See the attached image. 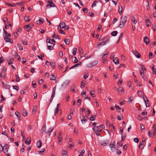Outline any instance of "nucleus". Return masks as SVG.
Masks as SVG:
<instances>
[{
	"label": "nucleus",
	"instance_id": "nucleus-1",
	"mask_svg": "<svg viewBox=\"0 0 156 156\" xmlns=\"http://www.w3.org/2000/svg\"><path fill=\"white\" fill-rule=\"evenodd\" d=\"M127 20V18L126 16H122L120 19V22L118 27L122 28L124 27Z\"/></svg>",
	"mask_w": 156,
	"mask_h": 156
},
{
	"label": "nucleus",
	"instance_id": "nucleus-2",
	"mask_svg": "<svg viewBox=\"0 0 156 156\" xmlns=\"http://www.w3.org/2000/svg\"><path fill=\"white\" fill-rule=\"evenodd\" d=\"M102 40H104V41L101 42L102 46L105 45L109 41V39L107 37H105Z\"/></svg>",
	"mask_w": 156,
	"mask_h": 156
},
{
	"label": "nucleus",
	"instance_id": "nucleus-3",
	"mask_svg": "<svg viewBox=\"0 0 156 156\" xmlns=\"http://www.w3.org/2000/svg\"><path fill=\"white\" fill-rule=\"evenodd\" d=\"M62 135L61 133H59V136L58 137V143L59 144L61 145L62 144Z\"/></svg>",
	"mask_w": 156,
	"mask_h": 156
},
{
	"label": "nucleus",
	"instance_id": "nucleus-4",
	"mask_svg": "<svg viewBox=\"0 0 156 156\" xmlns=\"http://www.w3.org/2000/svg\"><path fill=\"white\" fill-rule=\"evenodd\" d=\"M3 148V151H4V153L5 154H6L8 152L9 150L8 145L6 144H5Z\"/></svg>",
	"mask_w": 156,
	"mask_h": 156
},
{
	"label": "nucleus",
	"instance_id": "nucleus-5",
	"mask_svg": "<svg viewBox=\"0 0 156 156\" xmlns=\"http://www.w3.org/2000/svg\"><path fill=\"white\" fill-rule=\"evenodd\" d=\"M133 53L136 57L139 58L141 57V55L136 50H133L132 51Z\"/></svg>",
	"mask_w": 156,
	"mask_h": 156
},
{
	"label": "nucleus",
	"instance_id": "nucleus-6",
	"mask_svg": "<svg viewBox=\"0 0 156 156\" xmlns=\"http://www.w3.org/2000/svg\"><path fill=\"white\" fill-rule=\"evenodd\" d=\"M108 140H105L103 141H101L100 142V144L103 146H105L108 145Z\"/></svg>",
	"mask_w": 156,
	"mask_h": 156
},
{
	"label": "nucleus",
	"instance_id": "nucleus-7",
	"mask_svg": "<svg viewBox=\"0 0 156 156\" xmlns=\"http://www.w3.org/2000/svg\"><path fill=\"white\" fill-rule=\"evenodd\" d=\"M4 38L7 42H10L12 43L13 42V40L10 37H4Z\"/></svg>",
	"mask_w": 156,
	"mask_h": 156
},
{
	"label": "nucleus",
	"instance_id": "nucleus-8",
	"mask_svg": "<svg viewBox=\"0 0 156 156\" xmlns=\"http://www.w3.org/2000/svg\"><path fill=\"white\" fill-rule=\"evenodd\" d=\"M58 26L60 28H63L65 27L66 24L64 22H62L60 23ZM58 29H59L58 26Z\"/></svg>",
	"mask_w": 156,
	"mask_h": 156
},
{
	"label": "nucleus",
	"instance_id": "nucleus-9",
	"mask_svg": "<svg viewBox=\"0 0 156 156\" xmlns=\"http://www.w3.org/2000/svg\"><path fill=\"white\" fill-rule=\"evenodd\" d=\"M152 130L153 133V135H152V137L153 136L156 134V126L155 125H153V126L152 129Z\"/></svg>",
	"mask_w": 156,
	"mask_h": 156
},
{
	"label": "nucleus",
	"instance_id": "nucleus-10",
	"mask_svg": "<svg viewBox=\"0 0 156 156\" xmlns=\"http://www.w3.org/2000/svg\"><path fill=\"white\" fill-rule=\"evenodd\" d=\"M88 117L87 116L85 115L84 116L83 118V120L81 119V122H82L83 124L85 123L86 121L88 120Z\"/></svg>",
	"mask_w": 156,
	"mask_h": 156
},
{
	"label": "nucleus",
	"instance_id": "nucleus-11",
	"mask_svg": "<svg viewBox=\"0 0 156 156\" xmlns=\"http://www.w3.org/2000/svg\"><path fill=\"white\" fill-rule=\"evenodd\" d=\"M56 6L55 4L53 3H50V4H48L47 5V7L48 9H49L51 7H55Z\"/></svg>",
	"mask_w": 156,
	"mask_h": 156
},
{
	"label": "nucleus",
	"instance_id": "nucleus-12",
	"mask_svg": "<svg viewBox=\"0 0 156 156\" xmlns=\"http://www.w3.org/2000/svg\"><path fill=\"white\" fill-rule=\"evenodd\" d=\"M145 23L147 27H149L151 26V23L150 20L149 19H147L146 20Z\"/></svg>",
	"mask_w": 156,
	"mask_h": 156
},
{
	"label": "nucleus",
	"instance_id": "nucleus-13",
	"mask_svg": "<svg viewBox=\"0 0 156 156\" xmlns=\"http://www.w3.org/2000/svg\"><path fill=\"white\" fill-rule=\"evenodd\" d=\"M44 21V19L41 18V19H40L39 20L36 21V23L37 24L41 25L43 23Z\"/></svg>",
	"mask_w": 156,
	"mask_h": 156
},
{
	"label": "nucleus",
	"instance_id": "nucleus-14",
	"mask_svg": "<svg viewBox=\"0 0 156 156\" xmlns=\"http://www.w3.org/2000/svg\"><path fill=\"white\" fill-rule=\"evenodd\" d=\"M144 41L147 45L149 44V39L147 37H144Z\"/></svg>",
	"mask_w": 156,
	"mask_h": 156
},
{
	"label": "nucleus",
	"instance_id": "nucleus-15",
	"mask_svg": "<svg viewBox=\"0 0 156 156\" xmlns=\"http://www.w3.org/2000/svg\"><path fill=\"white\" fill-rule=\"evenodd\" d=\"M69 83V81H66L63 83L62 85V87L63 88L66 87Z\"/></svg>",
	"mask_w": 156,
	"mask_h": 156
},
{
	"label": "nucleus",
	"instance_id": "nucleus-16",
	"mask_svg": "<svg viewBox=\"0 0 156 156\" xmlns=\"http://www.w3.org/2000/svg\"><path fill=\"white\" fill-rule=\"evenodd\" d=\"M146 98L147 99L146 100H145L144 99V102L146 104V106L147 107H148L150 106V104L149 103V100L148 99V98H147V97H146Z\"/></svg>",
	"mask_w": 156,
	"mask_h": 156
},
{
	"label": "nucleus",
	"instance_id": "nucleus-17",
	"mask_svg": "<svg viewBox=\"0 0 156 156\" xmlns=\"http://www.w3.org/2000/svg\"><path fill=\"white\" fill-rule=\"evenodd\" d=\"M113 62L115 64H118L119 63V59L117 57H115L113 59Z\"/></svg>",
	"mask_w": 156,
	"mask_h": 156
},
{
	"label": "nucleus",
	"instance_id": "nucleus-18",
	"mask_svg": "<svg viewBox=\"0 0 156 156\" xmlns=\"http://www.w3.org/2000/svg\"><path fill=\"white\" fill-rule=\"evenodd\" d=\"M118 90L120 94H124V88L122 87H120L118 89Z\"/></svg>",
	"mask_w": 156,
	"mask_h": 156
},
{
	"label": "nucleus",
	"instance_id": "nucleus-19",
	"mask_svg": "<svg viewBox=\"0 0 156 156\" xmlns=\"http://www.w3.org/2000/svg\"><path fill=\"white\" fill-rule=\"evenodd\" d=\"M42 142L41 140H39L37 143V145L38 148H39L41 147L42 145Z\"/></svg>",
	"mask_w": 156,
	"mask_h": 156
},
{
	"label": "nucleus",
	"instance_id": "nucleus-20",
	"mask_svg": "<svg viewBox=\"0 0 156 156\" xmlns=\"http://www.w3.org/2000/svg\"><path fill=\"white\" fill-rule=\"evenodd\" d=\"M30 138L29 137H28L27 139V140L25 141V143L26 144L29 145L30 143Z\"/></svg>",
	"mask_w": 156,
	"mask_h": 156
},
{
	"label": "nucleus",
	"instance_id": "nucleus-21",
	"mask_svg": "<svg viewBox=\"0 0 156 156\" xmlns=\"http://www.w3.org/2000/svg\"><path fill=\"white\" fill-rule=\"evenodd\" d=\"M144 144L143 142H140L139 144V149H142L144 148Z\"/></svg>",
	"mask_w": 156,
	"mask_h": 156
},
{
	"label": "nucleus",
	"instance_id": "nucleus-22",
	"mask_svg": "<svg viewBox=\"0 0 156 156\" xmlns=\"http://www.w3.org/2000/svg\"><path fill=\"white\" fill-rule=\"evenodd\" d=\"M81 64H82L81 62H79L78 63H77V64H76L75 65H74L73 66L70 68V69H73L75 67L78 66L80 65Z\"/></svg>",
	"mask_w": 156,
	"mask_h": 156
},
{
	"label": "nucleus",
	"instance_id": "nucleus-23",
	"mask_svg": "<svg viewBox=\"0 0 156 156\" xmlns=\"http://www.w3.org/2000/svg\"><path fill=\"white\" fill-rule=\"evenodd\" d=\"M102 129H97L95 131L96 134L98 136H99L100 135L101 133Z\"/></svg>",
	"mask_w": 156,
	"mask_h": 156
},
{
	"label": "nucleus",
	"instance_id": "nucleus-24",
	"mask_svg": "<svg viewBox=\"0 0 156 156\" xmlns=\"http://www.w3.org/2000/svg\"><path fill=\"white\" fill-rule=\"evenodd\" d=\"M5 4L7 6H8L9 7H16V5L14 4H12L11 3H9L8 2H5Z\"/></svg>",
	"mask_w": 156,
	"mask_h": 156
},
{
	"label": "nucleus",
	"instance_id": "nucleus-25",
	"mask_svg": "<svg viewBox=\"0 0 156 156\" xmlns=\"http://www.w3.org/2000/svg\"><path fill=\"white\" fill-rule=\"evenodd\" d=\"M131 20L133 22V23L136 24L137 22V21L136 18L134 16H132L131 17Z\"/></svg>",
	"mask_w": 156,
	"mask_h": 156
},
{
	"label": "nucleus",
	"instance_id": "nucleus-26",
	"mask_svg": "<svg viewBox=\"0 0 156 156\" xmlns=\"http://www.w3.org/2000/svg\"><path fill=\"white\" fill-rule=\"evenodd\" d=\"M53 130V127H51L49 129L48 131L46 132V133L48 134L49 133V135L50 136V133Z\"/></svg>",
	"mask_w": 156,
	"mask_h": 156
},
{
	"label": "nucleus",
	"instance_id": "nucleus-27",
	"mask_svg": "<svg viewBox=\"0 0 156 156\" xmlns=\"http://www.w3.org/2000/svg\"><path fill=\"white\" fill-rule=\"evenodd\" d=\"M33 25L31 23H30L29 24L26 25L24 26V28L27 29L28 28H31V26H33Z\"/></svg>",
	"mask_w": 156,
	"mask_h": 156
},
{
	"label": "nucleus",
	"instance_id": "nucleus-28",
	"mask_svg": "<svg viewBox=\"0 0 156 156\" xmlns=\"http://www.w3.org/2000/svg\"><path fill=\"white\" fill-rule=\"evenodd\" d=\"M50 79L51 80H55L56 79V77L53 74H51L50 77Z\"/></svg>",
	"mask_w": 156,
	"mask_h": 156
},
{
	"label": "nucleus",
	"instance_id": "nucleus-29",
	"mask_svg": "<svg viewBox=\"0 0 156 156\" xmlns=\"http://www.w3.org/2000/svg\"><path fill=\"white\" fill-rule=\"evenodd\" d=\"M46 129V126L45 125H44L43 126L42 129H41V132L42 133H43L44 132H45V130Z\"/></svg>",
	"mask_w": 156,
	"mask_h": 156
},
{
	"label": "nucleus",
	"instance_id": "nucleus-30",
	"mask_svg": "<svg viewBox=\"0 0 156 156\" xmlns=\"http://www.w3.org/2000/svg\"><path fill=\"white\" fill-rule=\"evenodd\" d=\"M115 107L116 108V110L118 111V112H120V110L119 111V110H120L122 109V108L119 107V106L115 105Z\"/></svg>",
	"mask_w": 156,
	"mask_h": 156
},
{
	"label": "nucleus",
	"instance_id": "nucleus-31",
	"mask_svg": "<svg viewBox=\"0 0 156 156\" xmlns=\"http://www.w3.org/2000/svg\"><path fill=\"white\" fill-rule=\"evenodd\" d=\"M18 56V54L16 51H14L13 52V56L15 58H16Z\"/></svg>",
	"mask_w": 156,
	"mask_h": 156
},
{
	"label": "nucleus",
	"instance_id": "nucleus-32",
	"mask_svg": "<svg viewBox=\"0 0 156 156\" xmlns=\"http://www.w3.org/2000/svg\"><path fill=\"white\" fill-rule=\"evenodd\" d=\"M62 156H68L67 152L66 151H63L62 152Z\"/></svg>",
	"mask_w": 156,
	"mask_h": 156
},
{
	"label": "nucleus",
	"instance_id": "nucleus-33",
	"mask_svg": "<svg viewBox=\"0 0 156 156\" xmlns=\"http://www.w3.org/2000/svg\"><path fill=\"white\" fill-rule=\"evenodd\" d=\"M24 20L26 22H28L30 20V19L29 16L25 17L24 18Z\"/></svg>",
	"mask_w": 156,
	"mask_h": 156
},
{
	"label": "nucleus",
	"instance_id": "nucleus-34",
	"mask_svg": "<svg viewBox=\"0 0 156 156\" xmlns=\"http://www.w3.org/2000/svg\"><path fill=\"white\" fill-rule=\"evenodd\" d=\"M77 51V48H73V55H76V53Z\"/></svg>",
	"mask_w": 156,
	"mask_h": 156
},
{
	"label": "nucleus",
	"instance_id": "nucleus-35",
	"mask_svg": "<svg viewBox=\"0 0 156 156\" xmlns=\"http://www.w3.org/2000/svg\"><path fill=\"white\" fill-rule=\"evenodd\" d=\"M117 34V32L116 31H113L111 33V35L113 36H116Z\"/></svg>",
	"mask_w": 156,
	"mask_h": 156
},
{
	"label": "nucleus",
	"instance_id": "nucleus-36",
	"mask_svg": "<svg viewBox=\"0 0 156 156\" xmlns=\"http://www.w3.org/2000/svg\"><path fill=\"white\" fill-rule=\"evenodd\" d=\"M96 116L95 115H93L91 116L90 118V120L92 121L94 120L95 119V118Z\"/></svg>",
	"mask_w": 156,
	"mask_h": 156
},
{
	"label": "nucleus",
	"instance_id": "nucleus-37",
	"mask_svg": "<svg viewBox=\"0 0 156 156\" xmlns=\"http://www.w3.org/2000/svg\"><path fill=\"white\" fill-rule=\"evenodd\" d=\"M15 76L16 77V81L17 82H19L20 81V77L18 76V75L17 74H16L15 75Z\"/></svg>",
	"mask_w": 156,
	"mask_h": 156
},
{
	"label": "nucleus",
	"instance_id": "nucleus-38",
	"mask_svg": "<svg viewBox=\"0 0 156 156\" xmlns=\"http://www.w3.org/2000/svg\"><path fill=\"white\" fill-rule=\"evenodd\" d=\"M4 61V58L2 56L0 58V66L1 65V64Z\"/></svg>",
	"mask_w": 156,
	"mask_h": 156
},
{
	"label": "nucleus",
	"instance_id": "nucleus-39",
	"mask_svg": "<svg viewBox=\"0 0 156 156\" xmlns=\"http://www.w3.org/2000/svg\"><path fill=\"white\" fill-rule=\"evenodd\" d=\"M15 114L18 118H19L20 120V113L17 111H16L15 112Z\"/></svg>",
	"mask_w": 156,
	"mask_h": 156
},
{
	"label": "nucleus",
	"instance_id": "nucleus-40",
	"mask_svg": "<svg viewBox=\"0 0 156 156\" xmlns=\"http://www.w3.org/2000/svg\"><path fill=\"white\" fill-rule=\"evenodd\" d=\"M149 57L150 58H152L154 57V55H153L152 53L150 52L149 54Z\"/></svg>",
	"mask_w": 156,
	"mask_h": 156
},
{
	"label": "nucleus",
	"instance_id": "nucleus-41",
	"mask_svg": "<svg viewBox=\"0 0 156 156\" xmlns=\"http://www.w3.org/2000/svg\"><path fill=\"white\" fill-rule=\"evenodd\" d=\"M85 152V151L84 150H82L80 152V154L79 156H83V154Z\"/></svg>",
	"mask_w": 156,
	"mask_h": 156
},
{
	"label": "nucleus",
	"instance_id": "nucleus-42",
	"mask_svg": "<svg viewBox=\"0 0 156 156\" xmlns=\"http://www.w3.org/2000/svg\"><path fill=\"white\" fill-rule=\"evenodd\" d=\"M64 41L65 44L66 45H68L69 44V41L68 39H66L64 40Z\"/></svg>",
	"mask_w": 156,
	"mask_h": 156
},
{
	"label": "nucleus",
	"instance_id": "nucleus-43",
	"mask_svg": "<svg viewBox=\"0 0 156 156\" xmlns=\"http://www.w3.org/2000/svg\"><path fill=\"white\" fill-rule=\"evenodd\" d=\"M98 3V2L97 1H94L92 4V7H94L96 6V3Z\"/></svg>",
	"mask_w": 156,
	"mask_h": 156
},
{
	"label": "nucleus",
	"instance_id": "nucleus-44",
	"mask_svg": "<svg viewBox=\"0 0 156 156\" xmlns=\"http://www.w3.org/2000/svg\"><path fill=\"white\" fill-rule=\"evenodd\" d=\"M18 47L19 48V49L20 50H23V47L22 46H21V44L19 43H18L17 44Z\"/></svg>",
	"mask_w": 156,
	"mask_h": 156
},
{
	"label": "nucleus",
	"instance_id": "nucleus-45",
	"mask_svg": "<svg viewBox=\"0 0 156 156\" xmlns=\"http://www.w3.org/2000/svg\"><path fill=\"white\" fill-rule=\"evenodd\" d=\"M115 56V54L114 53H112L110 55V58L111 59H113L115 58H114Z\"/></svg>",
	"mask_w": 156,
	"mask_h": 156
},
{
	"label": "nucleus",
	"instance_id": "nucleus-46",
	"mask_svg": "<svg viewBox=\"0 0 156 156\" xmlns=\"http://www.w3.org/2000/svg\"><path fill=\"white\" fill-rule=\"evenodd\" d=\"M61 28H60L59 29V33L62 34H65V33L64 31L61 29Z\"/></svg>",
	"mask_w": 156,
	"mask_h": 156
},
{
	"label": "nucleus",
	"instance_id": "nucleus-47",
	"mask_svg": "<svg viewBox=\"0 0 156 156\" xmlns=\"http://www.w3.org/2000/svg\"><path fill=\"white\" fill-rule=\"evenodd\" d=\"M154 66H152V70L153 71L152 73L153 74H156V71L155 70L156 69H154Z\"/></svg>",
	"mask_w": 156,
	"mask_h": 156
},
{
	"label": "nucleus",
	"instance_id": "nucleus-48",
	"mask_svg": "<svg viewBox=\"0 0 156 156\" xmlns=\"http://www.w3.org/2000/svg\"><path fill=\"white\" fill-rule=\"evenodd\" d=\"M94 91H92L90 92V94L93 97L95 96V95L94 94Z\"/></svg>",
	"mask_w": 156,
	"mask_h": 156
},
{
	"label": "nucleus",
	"instance_id": "nucleus-49",
	"mask_svg": "<svg viewBox=\"0 0 156 156\" xmlns=\"http://www.w3.org/2000/svg\"><path fill=\"white\" fill-rule=\"evenodd\" d=\"M4 74V73L2 71H1L0 72V80H1L2 79L1 78V77H3V76Z\"/></svg>",
	"mask_w": 156,
	"mask_h": 156
},
{
	"label": "nucleus",
	"instance_id": "nucleus-50",
	"mask_svg": "<svg viewBox=\"0 0 156 156\" xmlns=\"http://www.w3.org/2000/svg\"><path fill=\"white\" fill-rule=\"evenodd\" d=\"M82 10L85 13H87L88 12V10L86 8H84L82 9Z\"/></svg>",
	"mask_w": 156,
	"mask_h": 156
},
{
	"label": "nucleus",
	"instance_id": "nucleus-51",
	"mask_svg": "<svg viewBox=\"0 0 156 156\" xmlns=\"http://www.w3.org/2000/svg\"><path fill=\"white\" fill-rule=\"evenodd\" d=\"M13 89L16 90H19V87L16 86H13Z\"/></svg>",
	"mask_w": 156,
	"mask_h": 156
},
{
	"label": "nucleus",
	"instance_id": "nucleus-52",
	"mask_svg": "<svg viewBox=\"0 0 156 156\" xmlns=\"http://www.w3.org/2000/svg\"><path fill=\"white\" fill-rule=\"evenodd\" d=\"M37 109V107L36 106H34L33 108L32 112L33 114L34 113Z\"/></svg>",
	"mask_w": 156,
	"mask_h": 156
},
{
	"label": "nucleus",
	"instance_id": "nucleus-53",
	"mask_svg": "<svg viewBox=\"0 0 156 156\" xmlns=\"http://www.w3.org/2000/svg\"><path fill=\"white\" fill-rule=\"evenodd\" d=\"M126 137V134H124L123 135H122L121 136V138H122V140L121 141H123V140L125 139Z\"/></svg>",
	"mask_w": 156,
	"mask_h": 156
},
{
	"label": "nucleus",
	"instance_id": "nucleus-54",
	"mask_svg": "<svg viewBox=\"0 0 156 156\" xmlns=\"http://www.w3.org/2000/svg\"><path fill=\"white\" fill-rule=\"evenodd\" d=\"M142 72H144V71L146 70V68L144 67V66L143 65H141V67Z\"/></svg>",
	"mask_w": 156,
	"mask_h": 156
},
{
	"label": "nucleus",
	"instance_id": "nucleus-55",
	"mask_svg": "<svg viewBox=\"0 0 156 156\" xmlns=\"http://www.w3.org/2000/svg\"><path fill=\"white\" fill-rule=\"evenodd\" d=\"M51 66V67L53 68H54L55 66V63L54 62H52L50 64Z\"/></svg>",
	"mask_w": 156,
	"mask_h": 156
},
{
	"label": "nucleus",
	"instance_id": "nucleus-56",
	"mask_svg": "<svg viewBox=\"0 0 156 156\" xmlns=\"http://www.w3.org/2000/svg\"><path fill=\"white\" fill-rule=\"evenodd\" d=\"M55 96V94H52L51 96V99L50 101V103H51L52 101V100L54 98V97Z\"/></svg>",
	"mask_w": 156,
	"mask_h": 156
},
{
	"label": "nucleus",
	"instance_id": "nucleus-57",
	"mask_svg": "<svg viewBox=\"0 0 156 156\" xmlns=\"http://www.w3.org/2000/svg\"><path fill=\"white\" fill-rule=\"evenodd\" d=\"M117 119L119 120H120L123 119V117L122 115L118 116Z\"/></svg>",
	"mask_w": 156,
	"mask_h": 156
},
{
	"label": "nucleus",
	"instance_id": "nucleus-58",
	"mask_svg": "<svg viewBox=\"0 0 156 156\" xmlns=\"http://www.w3.org/2000/svg\"><path fill=\"white\" fill-rule=\"evenodd\" d=\"M46 42L47 43H49L51 44H52V42H51V40L49 38H48L46 40Z\"/></svg>",
	"mask_w": 156,
	"mask_h": 156
},
{
	"label": "nucleus",
	"instance_id": "nucleus-59",
	"mask_svg": "<svg viewBox=\"0 0 156 156\" xmlns=\"http://www.w3.org/2000/svg\"><path fill=\"white\" fill-rule=\"evenodd\" d=\"M32 85L33 87L35 88L37 86V84L35 81H33L32 82Z\"/></svg>",
	"mask_w": 156,
	"mask_h": 156
},
{
	"label": "nucleus",
	"instance_id": "nucleus-60",
	"mask_svg": "<svg viewBox=\"0 0 156 156\" xmlns=\"http://www.w3.org/2000/svg\"><path fill=\"white\" fill-rule=\"evenodd\" d=\"M58 108H56L54 112V114L55 115L58 113Z\"/></svg>",
	"mask_w": 156,
	"mask_h": 156
},
{
	"label": "nucleus",
	"instance_id": "nucleus-61",
	"mask_svg": "<svg viewBox=\"0 0 156 156\" xmlns=\"http://www.w3.org/2000/svg\"><path fill=\"white\" fill-rule=\"evenodd\" d=\"M86 84V81L83 80L81 81V84L83 85H85Z\"/></svg>",
	"mask_w": 156,
	"mask_h": 156
},
{
	"label": "nucleus",
	"instance_id": "nucleus-62",
	"mask_svg": "<svg viewBox=\"0 0 156 156\" xmlns=\"http://www.w3.org/2000/svg\"><path fill=\"white\" fill-rule=\"evenodd\" d=\"M58 66L59 69L61 70L63 68V65L60 64L58 65Z\"/></svg>",
	"mask_w": 156,
	"mask_h": 156
},
{
	"label": "nucleus",
	"instance_id": "nucleus-63",
	"mask_svg": "<svg viewBox=\"0 0 156 156\" xmlns=\"http://www.w3.org/2000/svg\"><path fill=\"white\" fill-rule=\"evenodd\" d=\"M140 75L142 77V78L144 77V72H142L141 71H140Z\"/></svg>",
	"mask_w": 156,
	"mask_h": 156
},
{
	"label": "nucleus",
	"instance_id": "nucleus-64",
	"mask_svg": "<svg viewBox=\"0 0 156 156\" xmlns=\"http://www.w3.org/2000/svg\"><path fill=\"white\" fill-rule=\"evenodd\" d=\"M132 84V82L131 81H129L128 83V85L129 86V87L130 88V87L131 86Z\"/></svg>",
	"mask_w": 156,
	"mask_h": 156
}]
</instances>
